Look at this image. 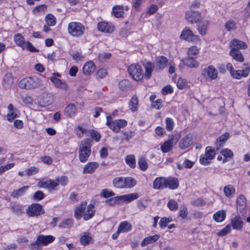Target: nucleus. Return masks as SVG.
<instances>
[{"label": "nucleus", "instance_id": "61", "mask_svg": "<svg viewBox=\"0 0 250 250\" xmlns=\"http://www.w3.org/2000/svg\"><path fill=\"white\" fill-rule=\"evenodd\" d=\"M114 121L115 123V125H116V126L119 127V130L121 128L127 125V122L125 120H116Z\"/></svg>", "mask_w": 250, "mask_h": 250}, {"label": "nucleus", "instance_id": "47", "mask_svg": "<svg viewBox=\"0 0 250 250\" xmlns=\"http://www.w3.org/2000/svg\"><path fill=\"white\" fill-rule=\"evenodd\" d=\"M124 182L125 188H131L136 184V181L130 177L125 178Z\"/></svg>", "mask_w": 250, "mask_h": 250}, {"label": "nucleus", "instance_id": "13", "mask_svg": "<svg viewBox=\"0 0 250 250\" xmlns=\"http://www.w3.org/2000/svg\"><path fill=\"white\" fill-rule=\"evenodd\" d=\"M231 50L239 51V49H245L247 48L246 43L241 41L233 39L229 43Z\"/></svg>", "mask_w": 250, "mask_h": 250}, {"label": "nucleus", "instance_id": "49", "mask_svg": "<svg viewBox=\"0 0 250 250\" xmlns=\"http://www.w3.org/2000/svg\"><path fill=\"white\" fill-rule=\"evenodd\" d=\"M73 225V222L72 220L70 219H67L61 222L59 225V227L60 228H69L72 227Z\"/></svg>", "mask_w": 250, "mask_h": 250}, {"label": "nucleus", "instance_id": "39", "mask_svg": "<svg viewBox=\"0 0 250 250\" xmlns=\"http://www.w3.org/2000/svg\"><path fill=\"white\" fill-rule=\"evenodd\" d=\"M226 213L223 210H220L215 212L213 216L215 221L218 222H222L226 218Z\"/></svg>", "mask_w": 250, "mask_h": 250}, {"label": "nucleus", "instance_id": "27", "mask_svg": "<svg viewBox=\"0 0 250 250\" xmlns=\"http://www.w3.org/2000/svg\"><path fill=\"white\" fill-rule=\"evenodd\" d=\"M160 238V236L155 234L153 236H149L145 238L141 243L142 247H145L148 244H152L157 241Z\"/></svg>", "mask_w": 250, "mask_h": 250}, {"label": "nucleus", "instance_id": "63", "mask_svg": "<svg viewBox=\"0 0 250 250\" xmlns=\"http://www.w3.org/2000/svg\"><path fill=\"white\" fill-rule=\"evenodd\" d=\"M231 230V227L227 225L225 228L217 233V235L220 236H223L229 233Z\"/></svg>", "mask_w": 250, "mask_h": 250}, {"label": "nucleus", "instance_id": "28", "mask_svg": "<svg viewBox=\"0 0 250 250\" xmlns=\"http://www.w3.org/2000/svg\"><path fill=\"white\" fill-rule=\"evenodd\" d=\"M58 185V183L51 180H43L41 182L40 187L47 189H54Z\"/></svg>", "mask_w": 250, "mask_h": 250}, {"label": "nucleus", "instance_id": "51", "mask_svg": "<svg viewBox=\"0 0 250 250\" xmlns=\"http://www.w3.org/2000/svg\"><path fill=\"white\" fill-rule=\"evenodd\" d=\"M126 163L131 167H134L136 166V162L134 155H127L125 159Z\"/></svg>", "mask_w": 250, "mask_h": 250}, {"label": "nucleus", "instance_id": "8", "mask_svg": "<svg viewBox=\"0 0 250 250\" xmlns=\"http://www.w3.org/2000/svg\"><path fill=\"white\" fill-rule=\"evenodd\" d=\"M180 37L181 39L188 42H194L198 40V36L194 35L192 31L188 27L183 29Z\"/></svg>", "mask_w": 250, "mask_h": 250}, {"label": "nucleus", "instance_id": "58", "mask_svg": "<svg viewBox=\"0 0 250 250\" xmlns=\"http://www.w3.org/2000/svg\"><path fill=\"white\" fill-rule=\"evenodd\" d=\"M205 154L209 158L208 159L212 160L215 155L214 150L212 149L211 147L208 146L206 149Z\"/></svg>", "mask_w": 250, "mask_h": 250}, {"label": "nucleus", "instance_id": "12", "mask_svg": "<svg viewBox=\"0 0 250 250\" xmlns=\"http://www.w3.org/2000/svg\"><path fill=\"white\" fill-rule=\"evenodd\" d=\"M99 31L106 33H111L114 30V26L111 23L105 21L100 22L97 24Z\"/></svg>", "mask_w": 250, "mask_h": 250}, {"label": "nucleus", "instance_id": "15", "mask_svg": "<svg viewBox=\"0 0 250 250\" xmlns=\"http://www.w3.org/2000/svg\"><path fill=\"white\" fill-rule=\"evenodd\" d=\"M192 143V137L190 135L188 134L180 140L179 146L181 149H185L191 145Z\"/></svg>", "mask_w": 250, "mask_h": 250}, {"label": "nucleus", "instance_id": "2", "mask_svg": "<svg viewBox=\"0 0 250 250\" xmlns=\"http://www.w3.org/2000/svg\"><path fill=\"white\" fill-rule=\"evenodd\" d=\"M42 84V80L37 77L33 76L22 79L19 82L18 85L22 89H32L40 87Z\"/></svg>", "mask_w": 250, "mask_h": 250}, {"label": "nucleus", "instance_id": "1", "mask_svg": "<svg viewBox=\"0 0 250 250\" xmlns=\"http://www.w3.org/2000/svg\"><path fill=\"white\" fill-rule=\"evenodd\" d=\"M92 143V140L89 138L85 139L81 142L79 149V157L82 163L87 161L90 155Z\"/></svg>", "mask_w": 250, "mask_h": 250}, {"label": "nucleus", "instance_id": "56", "mask_svg": "<svg viewBox=\"0 0 250 250\" xmlns=\"http://www.w3.org/2000/svg\"><path fill=\"white\" fill-rule=\"evenodd\" d=\"M89 133L90 134L91 138L96 142H99L100 140L101 135L97 131L90 130L89 131Z\"/></svg>", "mask_w": 250, "mask_h": 250}, {"label": "nucleus", "instance_id": "40", "mask_svg": "<svg viewBox=\"0 0 250 250\" xmlns=\"http://www.w3.org/2000/svg\"><path fill=\"white\" fill-rule=\"evenodd\" d=\"M229 55L236 61L243 62L244 60V57L240 51L230 50Z\"/></svg>", "mask_w": 250, "mask_h": 250}, {"label": "nucleus", "instance_id": "16", "mask_svg": "<svg viewBox=\"0 0 250 250\" xmlns=\"http://www.w3.org/2000/svg\"><path fill=\"white\" fill-rule=\"evenodd\" d=\"M143 65L145 69L144 77L147 80H149L151 78V74L154 69L155 65L150 62H143Z\"/></svg>", "mask_w": 250, "mask_h": 250}, {"label": "nucleus", "instance_id": "22", "mask_svg": "<svg viewBox=\"0 0 250 250\" xmlns=\"http://www.w3.org/2000/svg\"><path fill=\"white\" fill-rule=\"evenodd\" d=\"M94 206L92 204H89L86 206V209L83 214V218L84 220H88L94 215L95 210L93 209Z\"/></svg>", "mask_w": 250, "mask_h": 250}, {"label": "nucleus", "instance_id": "46", "mask_svg": "<svg viewBox=\"0 0 250 250\" xmlns=\"http://www.w3.org/2000/svg\"><path fill=\"white\" fill-rule=\"evenodd\" d=\"M91 239V237L88 232H83V235L80 238V242L83 245L85 246L89 243Z\"/></svg>", "mask_w": 250, "mask_h": 250}, {"label": "nucleus", "instance_id": "38", "mask_svg": "<svg viewBox=\"0 0 250 250\" xmlns=\"http://www.w3.org/2000/svg\"><path fill=\"white\" fill-rule=\"evenodd\" d=\"M224 192L228 198H231L235 193V189L231 185H228L224 188Z\"/></svg>", "mask_w": 250, "mask_h": 250}, {"label": "nucleus", "instance_id": "44", "mask_svg": "<svg viewBox=\"0 0 250 250\" xmlns=\"http://www.w3.org/2000/svg\"><path fill=\"white\" fill-rule=\"evenodd\" d=\"M14 41L16 44L23 48L26 42L24 41V37L21 34H17L14 36Z\"/></svg>", "mask_w": 250, "mask_h": 250}, {"label": "nucleus", "instance_id": "24", "mask_svg": "<svg viewBox=\"0 0 250 250\" xmlns=\"http://www.w3.org/2000/svg\"><path fill=\"white\" fill-rule=\"evenodd\" d=\"M183 63L189 68H197L199 66L198 62L193 57L188 56L183 60Z\"/></svg>", "mask_w": 250, "mask_h": 250}, {"label": "nucleus", "instance_id": "50", "mask_svg": "<svg viewBox=\"0 0 250 250\" xmlns=\"http://www.w3.org/2000/svg\"><path fill=\"white\" fill-rule=\"evenodd\" d=\"M181 138V134L178 132H174L170 137V139L168 141L170 142L174 146L176 144L177 142Z\"/></svg>", "mask_w": 250, "mask_h": 250}, {"label": "nucleus", "instance_id": "14", "mask_svg": "<svg viewBox=\"0 0 250 250\" xmlns=\"http://www.w3.org/2000/svg\"><path fill=\"white\" fill-rule=\"evenodd\" d=\"M9 208L13 213L18 216H21L24 213V206L19 203H11Z\"/></svg>", "mask_w": 250, "mask_h": 250}, {"label": "nucleus", "instance_id": "19", "mask_svg": "<svg viewBox=\"0 0 250 250\" xmlns=\"http://www.w3.org/2000/svg\"><path fill=\"white\" fill-rule=\"evenodd\" d=\"M179 187V181L176 178H166L165 188H168L170 189H175Z\"/></svg>", "mask_w": 250, "mask_h": 250}, {"label": "nucleus", "instance_id": "6", "mask_svg": "<svg viewBox=\"0 0 250 250\" xmlns=\"http://www.w3.org/2000/svg\"><path fill=\"white\" fill-rule=\"evenodd\" d=\"M128 73L136 81L143 79V71L141 66L137 64H132L128 68Z\"/></svg>", "mask_w": 250, "mask_h": 250}, {"label": "nucleus", "instance_id": "31", "mask_svg": "<svg viewBox=\"0 0 250 250\" xmlns=\"http://www.w3.org/2000/svg\"><path fill=\"white\" fill-rule=\"evenodd\" d=\"M94 64L92 61L86 62L83 66V72L85 75H90L94 72Z\"/></svg>", "mask_w": 250, "mask_h": 250}, {"label": "nucleus", "instance_id": "37", "mask_svg": "<svg viewBox=\"0 0 250 250\" xmlns=\"http://www.w3.org/2000/svg\"><path fill=\"white\" fill-rule=\"evenodd\" d=\"M139 194L137 193L128 194L124 195L118 196V198L123 199L125 201L131 202L132 200L137 199L139 197Z\"/></svg>", "mask_w": 250, "mask_h": 250}, {"label": "nucleus", "instance_id": "59", "mask_svg": "<svg viewBox=\"0 0 250 250\" xmlns=\"http://www.w3.org/2000/svg\"><path fill=\"white\" fill-rule=\"evenodd\" d=\"M225 27L228 31L234 30L235 29V23L232 21H229L226 23Z\"/></svg>", "mask_w": 250, "mask_h": 250}, {"label": "nucleus", "instance_id": "53", "mask_svg": "<svg viewBox=\"0 0 250 250\" xmlns=\"http://www.w3.org/2000/svg\"><path fill=\"white\" fill-rule=\"evenodd\" d=\"M167 207L172 211L176 210L178 208L177 202L174 199H170L167 203Z\"/></svg>", "mask_w": 250, "mask_h": 250}, {"label": "nucleus", "instance_id": "48", "mask_svg": "<svg viewBox=\"0 0 250 250\" xmlns=\"http://www.w3.org/2000/svg\"><path fill=\"white\" fill-rule=\"evenodd\" d=\"M45 21L49 26H54L56 24V18L51 14H48L46 16Z\"/></svg>", "mask_w": 250, "mask_h": 250}, {"label": "nucleus", "instance_id": "5", "mask_svg": "<svg viewBox=\"0 0 250 250\" xmlns=\"http://www.w3.org/2000/svg\"><path fill=\"white\" fill-rule=\"evenodd\" d=\"M26 212L28 216L37 217L44 213L42 206L38 203H34L26 208Z\"/></svg>", "mask_w": 250, "mask_h": 250}, {"label": "nucleus", "instance_id": "23", "mask_svg": "<svg viewBox=\"0 0 250 250\" xmlns=\"http://www.w3.org/2000/svg\"><path fill=\"white\" fill-rule=\"evenodd\" d=\"M229 138V134L226 132L221 135L216 141L215 146L216 149L218 150L220 147H222L225 145V142Z\"/></svg>", "mask_w": 250, "mask_h": 250}, {"label": "nucleus", "instance_id": "20", "mask_svg": "<svg viewBox=\"0 0 250 250\" xmlns=\"http://www.w3.org/2000/svg\"><path fill=\"white\" fill-rule=\"evenodd\" d=\"M98 167V163L95 162H89L84 167L83 173V174H92L96 171Z\"/></svg>", "mask_w": 250, "mask_h": 250}, {"label": "nucleus", "instance_id": "30", "mask_svg": "<svg viewBox=\"0 0 250 250\" xmlns=\"http://www.w3.org/2000/svg\"><path fill=\"white\" fill-rule=\"evenodd\" d=\"M237 208L240 212H242L246 206V199L244 196L240 195L236 200Z\"/></svg>", "mask_w": 250, "mask_h": 250}, {"label": "nucleus", "instance_id": "41", "mask_svg": "<svg viewBox=\"0 0 250 250\" xmlns=\"http://www.w3.org/2000/svg\"><path fill=\"white\" fill-rule=\"evenodd\" d=\"M125 178L116 177L113 180L114 186L117 188H125Z\"/></svg>", "mask_w": 250, "mask_h": 250}, {"label": "nucleus", "instance_id": "21", "mask_svg": "<svg viewBox=\"0 0 250 250\" xmlns=\"http://www.w3.org/2000/svg\"><path fill=\"white\" fill-rule=\"evenodd\" d=\"M50 80L57 88L64 91L67 90L68 86L65 82H62L60 79L55 77H51Z\"/></svg>", "mask_w": 250, "mask_h": 250}, {"label": "nucleus", "instance_id": "55", "mask_svg": "<svg viewBox=\"0 0 250 250\" xmlns=\"http://www.w3.org/2000/svg\"><path fill=\"white\" fill-rule=\"evenodd\" d=\"M21 97L22 101L25 104H31L33 103V98L28 95H21Z\"/></svg>", "mask_w": 250, "mask_h": 250}, {"label": "nucleus", "instance_id": "52", "mask_svg": "<svg viewBox=\"0 0 250 250\" xmlns=\"http://www.w3.org/2000/svg\"><path fill=\"white\" fill-rule=\"evenodd\" d=\"M199 53V48L196 46H193L188 48V56L192 57L196 56Z\"/></svg>", "mask_w": 250, "mask_h": 250}, {"label": "nucleus", "instance_id": "10", "mask_svg": "<svg viewBox=\"0 0 250 250\" xmlns=\"http://www.w3.org/2000/svg\"><path fill=\"white\" fill-rule=\"evenodd\" d=\"M186 18L191 23L199 22L201 19V14L199 11H189L187 13Z\"/></svg>", "mask_w": 250, "mask_h": 250}, {"label": "nucleus", "instance_id": "43", "mask_svg": "<svg viewBox=\"0 0 250 250\" xmlns=\"http://www.w3.org/2000/svg\"><path fill=\"white\" fill-rule=\"evenodd\" d=\"M138 104V98L136 96H133L129 102V107L130 109L132 112H135L137 110V107Z\"/></svg>", "mask_w": 250, "mask_h": 250}, {"label": "nucleus", "instance_id": "54", "mask_svg": "<svg viewBox=\"0 0 250 250\" xmlns=\"http://www.w3.org/2000/svg\"><path fill=\"white\" fill-rule=\"evenodd\" d=\"M138 165L139 166L140 168L143 171H145L147 168V163L146 159L144 157H141L139 159L138 161Z\"/></svg>", "mask_w": 250, "mask_h": 250}, {"label": "nucleus", "instance_id": "7", "mask_svg": "<svg viewBox=\"0 0 250 250\" xmlns=\"http://www.w3.org/2000/svg\"><path fill=\"white\" fill-rule=\"evenodd\" d=\"M54 102V96L52 93H44L39 98L38 103L40 105L45 107L51 104Z\"/></svg>", "mask_w": 250, "mask_h": 250}, {"label": "nucleus", "instance_id": "26", "mask_svg": "<svg viewBox=\"0 0 250 250\" xmlns=\"http://www.w3.org/2000/svg\"><path fill=\"white\" fill-rule=\"evenodd\" d=\"M13 84V77L11 73H7L5 75L3 79L2 85L5 88H9Z\"/></svg>", "mask_w": 250, "mask_h": 250}, {"label": "nucleus", "instance_id": "4", "mask_svg": "<svg viewBox=\"0 0 250 250\" xmlns=\"http://www.w3.org/2000/svg\"><path fill=\"white\" fill-rule=\"evenodd\" d=\"M54 240L55 237L52 235H39L36 242L31 244V249L32 250H38L40 246L46 245L52 242Z\"/></svg>", "mask_w": 250, "mask_h": 250}, {"label": "nucleus", "instance_id": "29", "mask_svg": "<svg viewBox=\"0 0 250 250\" xmlns=\"http://www.w3.org/2000/svg\"><path fill=\"white\" fill-rule=\"evenodd\" d=\"M232 226L234 229L240 230L243 227V221L241 217L236 216L231 221Z\"/></svg>", "mask_w": 250, "mask_h": 250}, {"label": "nucleus", "instance_id": "3", "mask_svg": "<svg viewBox=\"0 0 250 250\" xmlns=\"http://www.w3.org/2000/svg\"><path fill=\"white\" fill-rule=\"evenodd\" d=\"M85 27L81 23L73 21L68 24V32L73 37H78L83 35L85 32Z\"/></svg>", "mask_w": 250, "mask_h": 250}, {"label": "nucleus", "instance_id": "60", "mask_svg": "<svg viewBox=\"0 0 250 250\" xmlns=\"http://www.w3.org/2000/svg\"><path fill=\"white\" fill-rule=\"evenodd\" d=\"M44 193L40 190L36 191L33 197V199L36 201H40L44 198Z\"/></svg>", "mask_w": 250, "mask_h": 250}, {"label": "nucleus", "instance_id": "57", "mask_svg": "<svg viewBox=\"0 0 250 250\" xmlns=\"http://www.w3.org/2000/svg\"><path fill=\"white\" fill-rule=\"evenodd\" d=\"M166 128L167 130L168 131H171L173 129L174 125L173 120L171 118H167L166 119Z\"/></svg>", "mask_w": 250, "mask_h": 250}, {"label": "nucleus", "instance_id": "36", "mask_svg": "<svg viewBox=\"0 0 250 250\" xmlns=\"http://www.w3.org/2000/svg\"><path fill=\"white\" fill-rule=\"evenodd\" d=\"M112 13L116 18H119L123 16L124 10L122 6L116 5L113 7Z\"/></svg>", "mask_w": 250, "mask_h": 250}, {"label": "nucleus", "instance_id": "34", "mask_svg": "<svg viewBox=\"0 0 250 250\" xmlns=\"http://www.w3.org/2000/svg\"><path fill=\"white\" fill-rule=\"evenodd\" d=\"M208 21H200L198 24V30L200 34L205 35L206 34Z\"/></svg>", "mask_w": 250, "mask_h": 250}, {"label": "nucleus", "instance_id": "11", "mask_svg": "<svg viewBox=\"0 0 250 250\" xmlns=\"http://www.w3.org/2000/svg\"><path fill=\"white\" fill-rule=\"evenodd\" d=\"M250 72V67L249 66H246L242 69H239L237 70H234L231 74V77L233 78L239 80L241 78L247 77Z\"/></svg>", "mask_w": 250, "mask_h": 250}, {"label": "nucleus", "instance_id": "35", "mask_svg": "<svg viewBox=\"0 0 250 250\" xmlns=\"http://www.w3.org/2000/svg\"><path fill=\"white\" fill-rule=\"evenodd\" d=\"M132 229L131 225L127 221H124L120 223L118 227V231L121 232H127Z\"/></svg>", "mask_w": 250, "mask_h": 250}, {"label": "nucleus", "instance_id": "25", "mask_svg": "<svg viewBox=\"0 0 250 250\" xmlns=\"http://www.w3.org/2000/svg\"><path fill=\"white\" fill-rule=\"evenodd\" d=\"M166 178H156L154 182L153 188L156 189H162L165 188Z\"/></svg>", "mask_w": 250, "mask_h": 250}, {"label": "nucleus", "instance_id": "17", "mask_svg": "<svg viewBox=\"0 0 250 250\" xmlns=\"http://www.w3.org/2000/svg\"><path fill=\"white\" fill-rule=\"evenodd\" d=\"M167 59L163 56L157 57L155 62V69L156 70H163L167 66Z\"/></svg>", "mask_w": 250, "mask_h": 250}, {"label": "nucleus", "instance_id": "64", "mask_svg": "<svg viewBox=\"0 0 250 250\" xmlns=\"http://www.w3.org/2000/svg\"><path fill=\"white\" fill-rule=\"evenodd\" d=\"M187 84L186 80L182 78H179L177 82V86L179 89L184 88Z\"/></svg>", "mask_w": 250, "mask_h": 250}, {"label": "nucleus", "instance_id": "18", "mask_svg": "<svg viewBox=\"0 0 250 250\" xmlns=\"http://www.w3.org/2000/svg\"><path fill=\"white\" fill-rule=\"evenodd\" d=\"M87 203L82 202L80 205L77 206L75 208L74 216L77 219H80L86 209Z\"/></svg>", "mask_w": 250, "mask_h": 250}, {"label": "nucleus", "instance_id": "32", "mask_svg": "<svg viewBox=\"0 0 250 250\" xmlns=\"http://www.w3.org/2000/svg\"><path fill=\"white\" fill-rule=\"evenodd\" d=\"M28 188V186H24L18 189H15L11 192L10 195L14 198H18L23 195Z\"/></svg>", "mask_w": 250, "mask_h": 250}, {"label": "nucleus", "instance_id": "62", "mask_svg": "<svg viewBox=\"0 0 250 250\" xmlns=\"http://www.w3.org/2000/svg\"><path fill=\"white\" fill-rule=\"evenodd\" d=\"M24 48H26L29 51L32 52H37L39 51L31 43L29 42H26L24 45Z\"/></svg>", "mask_w": 250, "mask_h": 250}, {"label": "nucleus", "instance_id": "33", "mask_svg": "<svg viewBox=\"0 0 250 250\" xmlns=\"http://www.w3.org/2000/svg\"><path fill=\"white\" fill-rule=\"evenodd\" d=\"M76 107L74 104H69L64 110V114L68 117H72L76 115Z\"/></svg>", "mask_w": 250, "mask_h": 250}, {"label": "nucleus", "instance_id": "9", "mask_svg": "<svg viewBox=\"0 0 250 250\" xmlns=\"http://www.w3.org/2000/svg\"><path fill=\"white\" fill-rule=\"evenodd\" d=\"M202 75L207 76L211 80H215L218 77L217 69L213 65H209L208 67L203 69Z\"/></svg>", "mask_w": 250, "mask_h": 250}, {"label": "nucleus", "instance_id": "45", "mask_svg": "<svg viewBox=\"0 0 250 250\" xmlns=\"http://www.w3.org/2000/svg\"><path fill=\"white\" fill-rule=\"evenodd\" d=\"M174 146L168 140L165 141L161 146V149L164 153H167L170 151Z\"/></svg>", "mask_w": 250, "mask_h": 250}, {"label": "nucleus", "instance_id": "42", "mask_svg": "<svg viewBox=\"0 0 250 250\" xmlns=\"http://www.w3.org/2000/svg\"><path fill=\"white\" fill-rule=\"evenodd\" d=\"M119 87L120 90H130L131 89V85L129 82L127 80H123L119 83Z\"/></svg>", "mask_w": 250, "mask_h": 250}]
</instances>
